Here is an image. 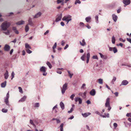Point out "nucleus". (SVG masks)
Returning <instances> with one entry per match:
<instances>
[{"label":"nucleus","instance_id":"51","mask_svg":"<svg viewBox=\"0 0 131 131\" xmlns=\"http://www.w3.org/2000/svg\"><path fill=\"white\" fill-rule=\"evenodd\" d=\"M113 126L115 128H116L117 126V125L116 123H114L113 124Z\"/></svg>","mask_w":131,"mask_h":131},{"label":"nucleus","instance_id":"37","mask_svg":"<svg viewBox=\"0 0 131 131\" xmlns=\"http://www.w3.org/2000/svg\"><path fill=\"white\" fill-rule=\"evenodd\" d=\"M46 64L47 65L49 66V68L50 69H51V68L52 67V65L48 61L46 63Z\"/></svg>","mask_w":131,"mask_h":131},{"label":"nucleus","instance_id":"56","mask_svg":"<svg viewBox=\"0 0 131 131\" xmlns=\"http://www.w3.org/2000/svg\"><path fill=\"white\" fill-rule=\"evenodd\" d=\"M85 85H86L85 84H84V83L83 84L81 87V89H84V87H85Z\"/></svg>","mask_w":131,"mask_h":131},{"label":"nucleus","instance_id":"58","mask_svg":"<svg viewBox=\"0 0 131 131\" xmlns=\"http://www.w3.org/2000/svg\"><path fill=\"white\" fill-rule=\"evenodd\" d=\"M114 94L117 97V96H118V92H115Z\"/></svg>","mask_w":131,"mask_h":131},{"label":"nucleus","instance_id":"6","mask_svg":"<svg viewBox=\"0 0 131 131\" xmlns=\"http://www.w3.org/2000/svg\"><path fill=\"white\" fill-rule=\"evenodd\" d=\"M109 50L113 52L114 53H115L117 52V50L115 47H109Z\"/></svg>","mask_w":131,"mask_h":131},{"label":"nucleus","instance_id":"30","mask_svg":"<svg viewBox=\"0 0 131 131\" xmlns=\"http://www.w3.org/2000/svg\"><path fill=\"white\" fill-rule=\"evenodd\" d=\"M116 79V78L115 77H113V79L111 81V83L113 84H114V82H115Z\"/></svg>","mask_w":131,"mask_h":131},{"label":"nucleus","instance_id":"9","mask_svg":"<svg viewBox=\"0 0 131 131\" xmlns=\"http://www.w3.org/2000/svg\"><path fill=\"white\" fill-rule=\"evenodd\" d=\"M10 49V46L6 44L4 47V50L6 51H8Z\"/></svg>","mask_w":131,"mask_h":131},{"label":"nucleus","instance_id":"45","mask_svg":"<svg viewBox=\"0 0 131 131\" xmlns=\"http://www.w3.org/2000/svg\"><path fill=\"white\" fill-rule=\"evenodd\" d=\"M18 89H19V91L20 93H23V91L21 87H19Z\"/></svg>","mask_w":131,"mask_h":131},{"label":"nucleus","instance_id":"3","mask_svg":"<svg viewBox=\"0 0 131 131\" xmlns=\"http://www.w3.org/2000/svg\"><path fill=\"white\" fill-rule=\"evenodd\" d=\"M110 98H107L106 99L105 104V106L106 107L108 108L107 110L109 111H110L111 109V107L110 105Z\"/></svg>","mask_w":131,"mask_h":131},{"label":"nucleus","instance_id":"14","mask_svg":"<svg viewBox=\"0 0 131 131\" xmlns=\"http://www.w3.org/2000/svg\"><path fill=\"white\" fill-rule=\"evenodd\" d=\"M25 22L24 21L22 20L17 22L16 23V24L17 25H20L24 24Z\"/></svg>","mask_w":131,"mask_h":131},{"label":"nucleus","instance_id":"44","mask_svg":"<svg viewBox=\"0 0 131 131\" xmlns=\"http://www.w3.org/2000/svg\"><path fill=\"white\" fill-rule=\"evenodd\" d=\"M81 3V2L79 0H76L75 3V4H77V3L80 4Z\"/></svg>","mask_w":131,"mask_h":131},{"label":"nucleus","instance_id":"5","mask_svg":"<svg viewBox=\"0 0 131 131\" xmlns=\"http://www.w3.org/2000/svg\"><path fill=\"white\" fill-rule=\"evenodd\" d=\"M68 87V83H65L63 85L61 89V92L63 94L65 92V91L67 89Z\"/></svg>","mask_w":131,"mask_h":131},{"label":"nucleus","instance_id":"4","mask_svg":"<svg viewBox=\"0 0 131 131\" xmlns=\"http://www.w3.org/2000/svg\"><path fill=\"white\" fill-rule=\"evenodd\" d=\"M40 71L43 72V75L44 76H46L47 74V73L46 72L47 68L44 66H42L40 68Z\"/></svg>","mask_w":131,"mask_h":131},{"label":"nucleus","instance_id":"19","mask_svg":"<svg viewBox=\"0 0 131 131\" xmlns=\"http://www.w3.org/2000/svg\"><path fill=\"white\" fill-rule=\"evenodd\" d=\"M4 78L6 79H7L8 77V71L6 70L5 73L4 74Z\"/></svg>","mask_w":131,"mask_h":131},{"label":"nucleus","instance_id":"50","mask_svg":"<svg viewBox=\"0 0 131 131\" xmlns=\"http://www.w3.org/2000/svg\"><path fill=\"white\" fill-rule=\"evenodd\" d=\"M73 110V107H72L70 111H68V112L69 113H72Z\"/></svg>","mask_w":131,"mask_h":131},{"label":"nucleus","instance_id":"10","mask_svg":"<svg viewBox=\"0 0 131 131\" xmlns=\"http://www.w3.org/2000/svg\"><path fill=\"white\" fill-rule=\"evenodd\" d=\"M41 13L40 12H39L36 14L35 15L33 16L34 17V18H37L40 17L41 15Z\"/></svg>","mask_w":131,"mask_h":131},{"label":"nucleus","instance_id":"47","mask_svg":"<svg viewBox=\"0 0 131 131\" xmlns=\"http://www.w3.org/2000/svg\"><path fill=\"white\" fill-rule=\"evenodd\" d=\"M75 96V95L74 94H72L70 97V98L73 100V99L74 97Z\"/></svg>","mask_w":131,"mask_h":131},{"label":"nucleus","instance_id":"48","mask_svg":"<svg viewBox=\"0 0 131 131\" xmlns=\"http://www.w3.org/2000/svg\"><path fill=\"white\" fill-rule=\"evenodd\" d=\"M14 75H15V73H14L13 72H12V74H11V76H12L11 79L12 80L13 79V78L14 77Z\"/></svg>","mask_w":131,"mask_h":131},{"label":"nucleus","instance_id":"49","mask_svg":"<svg viewBox=\"0 0 131 131\" xmlns=\"http://www.w3.org/2000/svg\"><path fill=\"white\" fill-rule=\"evenodd\" d=\"M30 124H31V125H32L34 126H35V125L34 124V122H33V121L31 119H30Z\"/></svg>","mask_w":131,"mask_h":131},{"label":"nucleus","instance_id":"12","mask_svg":"<svg viewBox=\"0 0 131 131\" xmlns=\"http://www.w3.org/2000/svg\"><path fill=\"white\" fill-rule=\"evenodd\" d=\"M90 94L93 96L95 95L96 93V92L95 90L94 89H92L90 92Z\"/></svg>","mask_w":131,"mask_h":131},{"label":"nucleus","instance_id":"29","mask_svg":"<svg viewBox=\"0 0 131 131\" xmlns=\"http://www.w3.org/2000/svg\"><path fill=\"white\" fill-rule=\"evenodd\" d=\"M4 101L6 105L9 106V104L8 103L9 101L8 99L5 98V99Z\"/></svg>","mask_w":131,"mask_h":131},{"label":"nucleus","instance_id":"57","mask_svg":"<svg viewBox=\"0 0 131 131\" xmlns=\"http://www.w3.org/2000/svg\"><path fill=\"white\" fill-rule=\"evenodd\" d=\"M127 40L131 43V39L127 38Z\"/></svg>","mask_w":131,"mask_h":131},{"label":"nucleus","instance_id":"26","mask_svg":"<svg viewBox=\"0 0 131 131\" xmlns=\"http://www.w3.org/2000/svg\"><path fill=\"white\" fill-rule=\"evenodd\" d=\"M25 47L26 49H31V47L27 43H26L25 44Z\"/></svg>","mask_w":131,"mask_h":131},{"label":"nucleus","instance_id":"13","mask_svg":"<svg viewBox=\"0 0 131 131\" xmlns=\"http://www.w3.org/2000/svg\"><path fill=\"white\" fill-rule=\"evenodd\" d=\"M112 18L114 21L116 22L117 21L118 17L117 16L114 14H113L112 15Z\"/></svg>","mask_w":131,"mask_h":131},{"label":"nucleus","instance_id":"16","mask_svg":"<svg viewBox=\"0 0 131 131\" xmlns=\"http://www.w3.org/2000/svg\"><path fill=\"white\" fill-rule=\"evenodd\" d=\"M12 30L16 34H18L19 33L18 31L17 30L16 27H14L12 28Z\"/></svg>","mask_w":131,"mask_h":131},{"label":"nucleus","instance_id":"24","mask_svg":"<svg viewBox=\"0 0 131 131\" xmlns=\"http://www.w3.org/2000/svg\"><path fill=\"white\" fill-rule=\"evenodd\" d=\"M90 58H81V60L83 61L86 60V62L88 63L89 62Z\"/></svg>","mask_w":131,"mask_h":131},{"label":"nucleus","instance_id":"11","mask_svg":"<svg viewBox=\"0 0 131 131\" xmlns=\"http://www.w3.org/2000/svg\"><path fill=\"white\" fill-rule=\"evenodd\" d=\"M128 82L126 80H124L122 82L120 86L121 85H126L128 84Z\"/></svg>","mask_w":131,"mask_h":131},{"label":"nucleus","instance_id":"41","mask_svg":"<svg viewBox=\"0 0 131 131\" xmlns=\"http://www.w3.org/2000/svg\"><path fill=\"white\" fill-rule=\"evenodd\" d=\"M8 110L7 109L4 108H3L2 110V111L4 113H7V112Z\"/></svg>","mask_w":131,"mask_h":131},{"label":"nucleus","instance_id":"25","mask_svg":"<svg viewBox=\"0 0 131 131\" xmlns=\"http://www.w3.org/2000/svg\"><path fill=\"white\" fill-rule=\"evenodd\" d=\"M64 0H58V4L59 3H61V5L63 6L64 5Z\"/></svg>","mask_w":131,"mask_h":131},{"label":"nucleus","instance_id":"54","mask_svg":"<svg viewBox=\"0 0 131 131\" xmlns=\"http://www.w3.org/2000/svg\"><path fill=\"white\" fill-rule=\"evenodd\" d=\"M65 43V41L64 40H62L61 41V45L62 46H63L64 45V44Z\"/></svg>","mask_w":131,"mask_h":131},{"label":"nucleus","instance_id":"61","mask_svg":"<svg viewBox=\"0 0 131 131\" xmlns=\"http://www.w3.org/2000/svg\"><path fill=\"white\" fill-rule=\"evenodd\" d=\"M49 32V31L48 30H47L44 33V35H46Z\"/></svg>","mask_w":131,"mask_h":131},{"label":"nucleus","instance_id":"46","mask_svg":"<svg viewBox=\"0 0 131 131\" xmlns=\"http://www.w3.org/2000/svg\"><path fill=\"white\" fill-rule=\"evenodd\" d=\"M63 69L62 68H58V73L59 74H61L62 73V72L61 71H59V70Z\"/></svg>","mask_w":131,"mask_h":131},{"label":"nucleus","instance_id":"1","mask_svg":"<svg viewBox=\"0 0 131 131\" xmlns=\"http://www.w3.org/2000/svg\"><path fill=\"white\" fill-rule=\"evenodd\" d=\"M11 23L7 21L3 23L1 25V30L5 35H8L10 34V31L7 29L10 26Z\"/></svg>","mask_w":131,"mask_h":131},{"label":"nucleus","instance_id":"34","mask_svg":"<svg viewBox=\"0 0 131 131\" xmlns=\"http://www.w3.org/2000/svg\"><path fill=\"white\" fill-rule=\"evenodd\" d=\"M95 113L99 115H100L102 117H105L103 115L101 114L99 112L96 111L95 112Z\"/></svg>","mask_w":131,"mask_h":131},{"label":"nucleus","instance_id":"20","mask_svg":"<svg viewBox=\"0 0 131 131\" xmlns=\"http://www.w3.org/2000/svg\"><path fill=\"white\" fill-rule=\"evenodd\" d=\"M60 105L62 110H63L64 108V105L63 103L61 102L60 103Z\"/></svg>","mask_w":131,"mask_h":131},{"label":"nucleus","instance_id":"23","mask_svg":"<svg viewBox=\"0 0 131 131\" xmlns=\"http://www.w3.org/2000/svg\"><path fill=\"white\" fill-rule=\"evenodd\" d=\"M40 106L39 104V103H35L34 104V107L38 108Z\"/></svg>","mask_w":131,"mask_h":131},{"label":"nucleus","instance_id":"62","mask_svg":"<svg viewBox=\"0 0 131 131\" xmlns=\"http://www.w3.org/2000/svg\"><path fill=\"white\" fill-rule=\"evenodd\" d=\"M60 24H61V25L62 26H63L64 25V23L62 21L61 22Z\"/></svg>","mask_w":131,"mask_h":131},{"label":"nucleus","instance_id":"33","mask_svg":"<svg viewBox=\"0 0 131 131\" xmlns=\"http://www.w3.org/2000/svg\"><path fill=\"white\" fill-rule=\"evenodd\" d=\"M98 83L100 84H102L103 83V80L102 79H100L98 80Z\"/></svg>","mask_w":131,"mask_h":131},{"label":"nucleus","instance_id":"36","mask_svg":"<svg viewBox=\"0 0 131 131\" xmlns=\"http://www.w3.org/2000/svg\"><path fill=\"white\" fill-rule=\"evenodd\" d=\"M63 123H62L60 125V131H63Z\"/></svg>","mask_w":131,"mask_h":131},{"label":"nucleus","instance_id":"38","mask_svg":"<svg viewBox=\"0 0 131 131\" xmlns=\"http://www.w3.org/2000/svg\"><path fill=\"white\" fill-rule=\"evenodd\" d=\"M98 15H96L95 17V19L96 20V23H98L99 21L98 20Z\"/></svg>","mask_w":131,"mask_h":131},{"label":"nucleus","instance_id":"28","mask_svg":"<svg viewBox=\"0 0 131 131\" xmlns=\"http://www.w3.org/2000/svg\"><path fill=\"white\" fill-rule=\"evenodd\" d=\"M57 45V42H55L52 47L53 52H56V51H55L54 49L56 48Z\"/></svg>","mask_w":131,"mask_h":131},{"label":"nucleus","instance_id":"35","mask_svg":"<svg viewBox=\"0 0 131 131\" xmlns=\"http://www.w3.org/2000/svg\"><path fill=\"white\" fill-rule=\"evenodd\" d=\"M115 38L114 36H113L112 37V42L113 44H114L115 42Z\"/></svg>","mask_w":131,"mask_h":131},{"label":"nucleus","instance_id":"32","mask_svg":"<svg viewBox=\"0 0 131 131\" xmlns=\"http://www.w3.org/2000/svg\"><path fill=\"white\" fill-rule=\"evenodd\" d=\"M67 71L68 72L69 76L70 78H71L73 75V74L71 73L70 71L69 70H67Z\"/></svg>","mask_w":131,"mask_h":131},{"label":"nucleus","instance_id":"8","mask_svg":"<svg viewBox=\"0 0 131 131\" xmlns=\"http://www.w3.org/2000/svg\"><path fill=\"white\" fill-rule=\"evenodd\" d=\"M74 100L76 102L79 101V104H81L82 103V99L79 97H75L74 99Z\"/></svg>","mask_w":131,"mask_h":131},{"label":"nucleus","instance_id":"21","mask_svg":"<svg viewBox=\"0 0 131 131\" xmlns=\"http://www.w3.org/2000/svg\"><path fill=\"white\" fill-rule=\"evenodd\" d=\"M26 97V96H24L23 97L21 98V99L19 101V102H23L25 100Z\"/></svg>","mask_w":131,"mask_h":131},{"label":"nucleus","instance_id":"52","mask_svg":"<svg viewBox=\"0 0 131 131\" xmlns=\"http://www.w3.org/2000/svg\"><path fill=\"white\" fill-rule=\"evenodd\" d=\"M9 91H8V93L7 94L6 97L5 98L9 99Z\"/></svg>","mask_w":131,"mask_h":131},{"label":"nucleus","instance_id":"60","mask_svg":"<svg viewBox=\"0 0 131 131\" xmlns=\"http://www.w3.org/2000/svg\"><path fill=\"white\" fill-rule=\"evenodd\" d=\"M69 47V45L68 44H67L66 45L65 47L64 48V49H67L68 47Z\"/></svg>","mask_w":131,"mask_h":131},{"label":"nucleus","instance_id":"63","mask_svg":"<svg viewBox=\"0 0 131 131\" xmlns=\"http://www.w3.org/2000/svg\"><path fill=\"white\" fill-rule=\"evenodd\" d=\"M86 102L88 104H90L91 103L90 101L89 100H88L86 101Z\"/></svg>","mask_w":131,"mask_h":131},{"label":"nucleus","instance_id":"39","mask_svg":"<svg viewBox=\"0 0 131 131\" xmlns=\"http://www.w3.org/2000/svg\"><path fill=\"white\" fill-rule=\"evenodd\" d=\"M62 13L60 14L58 17V21L60 20L62 16Z\"/></svg>","mask_w":131,"mask_h":131},{"label":"nucleus","instance_id":"17","mask_svg":"<svg viewBox=\"0 0 131 131\" xmlns=\"http://www.w3.org/2000/svg\"><path fill=\"white\" fill-rule=\"evenodd\" d=\"M91 113H85L84 114L82 113V115L84 117H87L89 115L91 114Z\"/></svg>","mask_w":131,"mask_h":131},{"label":"nucleus","instance_id":"27","mask_svg":"<svg viewBox=\"0 0 131 131\" xmlns=\"http://www.w3.org/2000/svg\"><path fill=\"white\" fill-rule=\"evenodd\" d=\"M91 19V18L90 16H89L88 17H86L85 18V20L87 22H90V20Z\"/></svg>","mask_w":131,"mask_h":131},{"label":"nucleus","instance_id":"18","mask_svg":"<svg viewBox=\"0 0 131 131\" xmlns=\"http://www.w3.org/2000/svg\"><path fill=\"white\" fill-rule=\"evenodd\" d=\"M57 105L56 104L54 106L53 108V113H56L57 112Z\"/></svg>","mask_w":131,"mask_h":131},{"label":"nucleus","instance_id":"2","mask_svg":"<svg viewBox=\"0 0 131 131\" xmlns=\"http://www.w3.org/2000/svg\"><path fill=\"white\" fill-rule=\"evenodd\" d=\"M72 16L69 15L64 16L62 19L63 21H65L67 22V24H68L69 22L72 20Z\"/></svg>","mask_w":131,"mask_h":131},{"label":"nucleus","instance_id":"7","mask_svg":"<svg viewBox=\"0 0 131 131\" xmlns=\"http://www.w3.org/2000/svg\"><path fill=\"white\" fill-rule=\"evenodd\" d=\"M123 2L125 5H124V6L125 7L126 5H128L130 3V0H123Z\"/></svg>","mask_w":131,"mask_h":131},{"label":"nucleus","instance_id":"43","mask_svg":"<svg viewBox=\"0 0 131 131\" xmlns=\"http://www.w3.org/2000/svg\"><path fill=\"white\" fill-rule=\"evenodd\" d=\"M25 50L26 51V52L29 53V54H30V53H31V52H32V51H31L29 49H25Z\"/></svg>","mask_w":131,"mask_h":131},{"label":"nucleus","instance_id":"64","mask_svg":"<svg viewBox=\"0 0 131 131\" xmlns=\"http://www.w3.org/2000/svg\"><path fill=\"white\" fill-rule=\"evenodd\" d=\"M88 29H90L91 28V27L89 25H86L85 26Z\"/></svg>","mask_w":131,"mask_h":131},{"label":"nucleus","instance_id":"22","mask_svg":"<svg viewBox=\"0 0 131 131\" xmlns=\"http://www.w3.org/2000/svg\"><path fill=\"white\" fill-rule=\"evenodd\" d=\"M6 81H5L4 82L2 83L1 84V86L2 88H5L6 85Z\"/></svg>","mask_w":131,"mask_h":131},{"label":"nucleus","instance_id":"59","mask_svg":"<svg viewBox=\"0 0 131 131\" xmlns=\"http://www.w3.org/2000/svg\"><path fill=\"white\" fill-rule=\"evenodd\" d=\"M126 116L127 117L130 116L131 117V114H130V113H127L126 115Z\"/></svg>","mask_w":131,"mask_h":131},{"label":"nucleus","instance_id":"55","mask_svg":"<svg viewBox=\"0 0 131 131\" xmlns=\"http://www.w3.org/2000/svg\"><path fill=\"white\" fill-rule=\"evenodd\" d=\"M79 25L83 27L84 25V24L82 22H80L79 23Z\"/></svg>","mask_w":131,"mask_h":131},{"label":"nucleus","instance_id":"53","mask_svg":"<svg viewBox=\"0 0 131 131\" xmlns=\"http://www.w3.org/2000/svg\"><path fill=\"white\" fill-rule=\"evenodd\" d=\"M94 68L95 69H96L97 70L99 71L100 70V69H99L98 67V66L97 65L96 66H95L94 67Z\"/></svg>","mask_w":131,"mask_h":131},{"label":"nucleus","instance_id":"40","mask_svg":"<svg viewBox=\"0 0 131 131\" xmlns=\"http://www.w3.org/2000/svg\"><path fill=\"white\" fill-rule=\"evenodd\" d=\"M2 16V15L1 14V13H0V22H3L4 21L3 19L1 17Z\"/></svg>","mask_w":131,"mask_h":131},{"label":"nucleus","instance_id":"42","mask_svg":"<svg viewBox=\"0 0 131 131\" xmlns=\"http://www.w3.org/2000/svg\"><path fill=\"white\" fill-rule=\"evenodd\" d=\"M32 22V18L30 17H29L28 19V24Z\"/></svg>","mask_w":131,"mask_h":131},{"label":"nucleus","instance_id":"15","mask_svg":"<svg viewBox=\"0 0 131 131\" xmlns=\"http://www.w3.org/2000/svg\"><path fill=\"white\" fill-rule=\"evenodd\" d=\"M80 43L81 45L82 46H84L86 45V43L85 41V40L83 39L82 41V42L80 41Z\"/></svg>","mask_w":131,"mask_h":131},{"label":"nucleus","instance_id":"31","mask_svg":"<svg viewBox=\"0 0 131 131\" xmlns=\"http://www.w3.org/2000/svg\"><path fill=\"white\" fill-rule=\"evenodd\" d=\"M29 27L28 26V24L26 25L25 27V30L26 32H28L29 30Z\"/></svg>","mask_w":131,"mask_h":131}]
</instances>
